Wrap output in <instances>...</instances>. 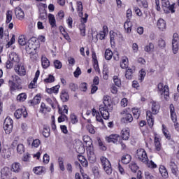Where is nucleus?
Returning <instances> with one entry per match:
<instances>
[{
    "label": "nucleus",
    "mask_w": 179,
    "mask_h": 179,
    "mask_svg": "<svg viewBox=\"0 0 179 179\" xmlns=\"http://www.w3.org/2000/svg\"><path fill=\"white\" fill-rule=\"evenodd\" d=\"M42 66L44 69H47L50 66V60L47 57L42 56L41 57Z\"/></svg>",
    "instance_id": "29"
},
{
    "label": "nucleus",
    "mask_w": 179,
    "mask_h": 179,
    "mask_svg": "<svg viewBox=\"0 0 179 179\" xmlns=\"http://www.w3.org/2000/svg\"><path fill=\"white\" fill-rule=\"evenodd\" d=\"M157 26L159 30L164 31V29H166V21L162 18L159 19L157 22Z\"/></svg>",
    "instance_id": "17"
},
{
    "label": "nucleus",
    "mask_w": 179,
    "mask_h": 179,
    "mask_svg": "<svg viewBox=\"0 0 179 179\" xmlns=\"http://www.w3.org/2000/svg\"><path fill=\"white\" fill-rule=\"evenodd\" d=\"M71 120L73 124H76V122H78V117H76V115H75V114L71 115Z\"/></svg>",
    "instance_id": "63"
},
{
    "label": "nucleus",
    "mask_w": 179,
    "mask_h": 179,
    "mask_svg": "<svg viewBox=\"0 0 179 179\" xmlns=\"http://www.w3.org/2000/svg\"><path fill=\"white\" fill-rule=\"evenodd\" d=\"M136 157L140 162H142V163H145V164H147L148 162H149V158H148V154L144 149L140 148L137 150Z\"/></svg>",
    "instance_id": "5"
},
{
    "label": "nucleus",
    "mask_w": 179,
    "mask_h": 179,
    "mask_svg": "<svg viewBox=\"0 0 179 179\" xmlns=\"http://www.w3.org/2000/svg\"><path fill=\"white\" fill-rule=\"evenodd\" d=\"M162 3L164 9H169V10H171V13L176 12V10H174V3L170 5V1L169 0H162Z\"/></svg>",
    "instance_id": "10"
},
{
    "label": "nucleus",
    "mask_w": 179,
    "mask_h": 179,
    "mask_svg": "<svg viewBox=\"0 0 179 179\" xmlns=\"http://www.w3.org/2000/svg\"><path fill=\"white\" fill-rule=\"evenodd\" d=\"M25 48L27 51H31V50H34V46L33 45V43H31V41H28V43L27 44Z\"/></svg>",
    "instance_id": "53"
},
{
    "label": "nucleus",
    "mask_w": 179,
    "mask_h": 179,
    "mask_svg": "<svg viewBox=\"0 0 179 179\" xmlns=\"http://www.w3.org/2000/svg\"><path fill=\"white\" fill-rule=\"evenodd\" d=\"M152 104L151 110H152V114H154L156 115L157 113H159V110H160V106L159 105V103L152 101L150 102Z\"/></svg>",
    "instance_id": "14"
},
{
    "label": "nucleus",
    "mask_w": 179,
    "mask_h": 179,
    "mask_svg": "<svg viewBox=\"0 0 179 179\" xmlns=\"http://www.w3.org/2000/svg\"><path fill=\"white\" fill-rule=\"evenodd\" d=\"M147 117H148V124L150 128L153 127L155 124V120H153V117H152V112L150 111H147Z\"/></svg>",
    "instance_id": "28"
},
{
    "label": "nucleus",
    "mask_w": 179,
    "mask_h": 179,
    "mask_svg": "<svg viewBox=\"0 0 179 179\" xmlns=\"http://www.w3.org/2000/svg\"><path fill=\"white\" fill-rule=\"evenodd\" d=\"M18 43L20 45H26L27 44V41H26V37L24 36L21 35L18 38Z\"/></svg>",
    "instance_id": "34"
},
{
    "label": "nucleus",
    "mask_w": 179,
    "mask_h": 179,
    "mask_svg": "<svg viewBox=\"0 0 179 179\" xmlns=\"http://www.w3.org/2000/svg\"><path fill=\"white\" fill-rule=\"evenodd\" d=\"M145 76H146V72H145V71H143L142 69L139 72V80H141V82H142V80H143V79H145Z\"/></svg>",
    "instance_id": "56"
},
{
    "label": "nucleus",
    "mask_w": 179,
    "mask_h": 179,
    "mask_svg": "<svg viewBox=\"0 0 179 179\" xmlns=\"http://www.w3.org/2000/svg\"><path fill=\"white\" fill-rule=\"evenodd\" d=\"M60 99L63 103H66L69 100V94L65 90H62L60 95Z\"/></svg>",
    "instance_id": "25"
},
{
    "label": "nucleus",
    "mask_w": 179,
    "mask_h": 179,
    "mask_svg": "<svg viewBox=\"0 0 179 179\" xmlns=\"http://www.w3.org/2000/svg\"><path fill=\"white\" fill-rule=\"evenodd\" d=\"M54 66L56 69H61L62 68V62L59 60H55L54 62Z\"/></svg>",
    "instance_id": "51"
},
{
    "label": "nucleus",
    "mask_w": 179,
    "mask_h": 179,
    "mask_svg": "<svg viewBox=\"0 0 179 179\" xmlns=\"http://www.w3.org/2000/svg\"><path fill=\"white\" fill-rule=\"evenodd\" d=\"M82 73V71H80V68L77 67L76 70L74 71L75 78H78L79 75Z\"/></svg>",
    "instance_id": "62"
},
{
    "label": "nucleus",
    "mask_w": 179,
    "mask_h": 179,
    "mask_svg": "<svg viewBox=\"0 0 179 179\" xmlns=\"http://www.w3.org/2000/svg\"><path fill=\"white\" fill-rule=\"evenodd\" d=\"M11 171L13 173H20L22 171V165L19 162H15L11 165Z\"/></svg>",
    "instance_id": "16"
},
{
    "label": "nucleus",
    "mask_w": 179,
    "mask_h": 179,
    "mask_svg": "<svg viewBox=\"0 0 179 179\" xmlns=\"http://www.w3.org/2000/svg\"><path fill=\"white\" fill-rule=\"evenodd\" d=\"M158 45L161 48H164V47H166V41L163 39H159L158 41Z\"/></svg>",
    "instance_id": "61"
},
{
    "label": "nucleus",
    "mask_w": 179,
    "mask_h": 179,
    "mask_svg": "<svg viewBox=\"0 0 179 179\" xmlns=\"http://www.w3.org/2000/svg\"><path fill=\"white\" fill-rule=\"evenodd\" d=\"M77 8L79 12V16L82 17V16H83V13L82 12V10H83V5H82L81 1L77 2Z\"/></svg>",
    "instance_id": "38"
},
{
    "label": "nucleus",
    "mask_w": 179,
    "mask_h": 179,
    "mask_svg": "<svg viewBox=\"0 0 179 179\" xmlns=\"http://www.w3.org/2000/svg\"><path fill=\"white\" fill-rule=\"evenodd\" d=\"M101 163L103 166L104 171L110 176L113 173V168L111 167V163L106 157H101Z\"/></svg>",
    "instance_id": "3"
},
{
    "label": "nucleus",
    "mask_w": 179,
    "mask_h": 179,
    "mask_svg": "<svg viewBox=\"0 0 179 179\" xmlns=\"http://www.w3.org/2000/svg\"><path fill=\"white\" fill-rule=\"evenodd\" d=\"M171 118L173 122H177V115L176 114L174 105L171 104L170 106Z\"/></svg>",
    "instance_id": "19"
},
{
    "label": "nucleus",
    "mask_w": 179,
    "mask_h": 179,
    "mask_svg": "<svg viewBox=\"0 0 179 179\" xmlns=\"http://www.w3.org/2000/svg\"><path fill=\"white\" fill-rule=\"evenodd\" d=\"M40 143L41 142L39 139H35L33 141L31 146L32 148H38V146H40Z\"/></svg>",
    "instance_id": "57"
},
{
    "label": "nucleus",
    "mask_w": 179,
    "mask_h": 179,
    "mask_svg": "<svg viewBox=\"0 0 179 179\" xmlns=\"http://www.w3.org/2000/svg\"><path fill=\"white\" fill-rule=\"evenodd\" d=\"M129 169H131L133 173H136V171L138 170V165H136V163L133 162L129 164Z\"/></svg>",
    "instance_id": "47"
},
{
    "label": "nucleus",
    "mask_w": 179,
    "mask_h": 179,
    "mask_svg": "<svg viewBox=\"0 0 179 179\" xmlns=\"http://www.w3.org/2000/svg\"><path fill=\"white\" fill-rule=\"evenodd\" d=\"M162 131H163V134L165 136V138L166 139H168L169 141V139H171V134H170V131H167L166 130V129L164 128V125H162Z\"/></svg>",
    "instance_id": "39"
},
{
    "label": "nucleus",
    "mask_w": 179,
    "mask_h": 179,
    "mask_svg": "<svg viewBox=\"0 0 179 179\" xmlns=\"http://www.w3.org/2000/svg\"><path fill=\"white\" fill-rule=\"evenodd\" d=\"M145 176L146 179H155L153 176H152V174L150 172H145Z\"/></svg>",
    "instance_id": "64"
},
{
    "label": "nucleus",
    "mask_w": 179,
    "mask_h": 179,
    "mask_svg": "<svg viewBox=\"0 0 179 179\" xmlns=\"http://www.w3.org/2000/svg\"><path fill=\"white\" fill-rule=\"evenodd\" d=\"M124 28L127 31V33H131L132 31V22L129 20H127L124 22Z\"/></svg>",
    "instance_id": "24"
},
{
    "label": "nucleus",
    "mask_w": 179,
    "mask_h": 179,
    "mask_svg": "<svg viewBox=\"0 0 179 179\" xmlns=\"http://www.w3.org/2000/svg\"><path fill=\"white\" fill-rule=\"evenodd\" d=\"M77 157L78 159L80 161V163L82 164L83 167H87V166H89L87 159H86L84 156L78 155Z\"/></svg>",
    "instance_id": "22"
},
{
    "label": "nucleus",
    "mask_w": 179,
    "mask_h": 179,
    "mask_svg": "<svg viewBox=\"0 0 179 179\" xmlns=\"http://www.w3.org/2000/svg\"><path fill=\"white\" fill-rule=\"evenodd\" d=\"M10 151L8 150H3L2 156H3L4 159H9V157H10Z\"/></svg>",
    "instance_id": "52"
},
{
    "label": "nucleus",
    "mask_w": 179,
    "mask_h": 179,
    "mask_svg": "<svg viewBox=\"0 0 179 179\" xmlns=\"http://www.w3.org/2000/svg\"><path fill=\"white\" fill-rule=\"evenodd\" d=\"M15 13L17 19H19V20H23L24 19V12L20 7H17L15 9Z\"/></svg>",
    "instance_id": "12"
},
{
    "label": "nucleus",
    "mask_w": 179,
    "mask_h": 179,
    "mask_svg": "<svg viewBox=\"0 0 179 179\" xmlns=\"http://www.w3.org/2000/svg\"><path fill=\"white\" fill-rule=\"evenodd\" d=\"M120 66L122 69H125L128 66V59H122V62L120 63Z\"/></svg>",
    "instance_id": "45"
},
{
    "label": "nucleus",
    "mask_w": 179,
    "mask_h": 179,
    "mask_svg": "<svg viewBox=\"0 0 179 179\" xmlns=\"http://www.w3.org/2000/svg\"><path fill=\"white\" fill-rule=\"evenodd\" d=\"M113 82H114L115 85L116 86H117L118 87H120L121 86V80H120V78H118V76H113Z\"/></svg>",
    "instance_id": "50"
},
{
    "label": "nucleus",
    "mask_w": 179,
    "mask_h": 179,
    "mask_svg": "<svg viewBox=\"0 0 179 179\" xmlns=\"http://www.w3.org/2000/svg\"><path fill=\"white\" fill-rule=\"evenodd\" d=\"M87 17H89V15L87 14H85V17H81V23L79 24L80 31L86 29V25L85 24V23L87 22Z\"/></svg>",
    "instance_id": "18"
},
{
    "label": "nucleus",
    "mask_w": 179,
    "mask_h": 179,
    "mask_svg": "<svg viewBox=\"0 0 179 179\" xmlns=\"http://www.w3.org/2000/svg\"><path fill=\"white\" fill-rule=\"evenodd\" d=\"M22 80L20 77L16 75H13L11 76V80L8 81V86L10 87V92H15V90H22Z\"/></svg>",
    "instance_id": "2"
},
{
    "label": "nucleus",
    "mask_w": 179,
    "mask_h": 179,
    "mask_svg": "<svg viewBox=\"0 0 179 179\" xmlns=\"http://www.w3.org/2000/svg\"><path fill=\"white\" fill-rule=\"evenodd\" d=\"M58 90H59V85H55L52 88L47 89L46 92L49 93V94H52V93H58Z\"/></svg>",
    "instance_id": "32"
},
{
    "label": "nucleus",
    "mask_w": 179,
    "mask_h": 179,
    "mask_svg": "<svg viewBox=\"0 0 179 179\" xmlns=\"http://www.w3.org/2000/svg\"><path fill=\"white\" fill-rule=\"evenodd\" d=\"M1 174L2 179H8L10 178L12 176V172H10V169H9V167L6 166L1 169Z\"/></svg>",
    "instance_id": "7"
},
{
    "label": "nucleus",
    "mask_w": 179,
    "mask_h": 179,
    "mask_svg": "<svg viewBox=\"0 0 179 179\" xmlns=\"http://www.w3.org/2000/svg\"><path fill=\"white\" fill-rule=\"evenodd\" d=\"M120 114L122 115H124L125 114V116L122 117V122H124L125 124H127L128 122H132L134 121V117H132V115L129 113H127V110H122Z\"/></svg>",
    "instance_id": "8"
},
{
    "label": "nucleus",
    "mask_w": 179,
    "mask_h": 179,
    "mask_svg": "<svg viewBox=\"0 0 179 179\" xmlns=\"http://www.w3.org/2000/svg\"><path fill=\"white\" fill-rule=\"evenodd\" d=\"M3 128L6 134H10L13 129V120L10 117H7L3 122Z\"/></svg>",
    "instance_id": "6"
},
{
    "label": "nucleus",
    "mask_w": 179,
    "mask_h": 179,
    "mask_svg": "<svg viewBox=\"0 0 179 179\" xmlns=\"http://www.w3.org/2000/svg\"><path fill=\"white\" fill-rule=\"evenodd\" d=\"M110 111H113V102L108 96H103V104L99 106V112L103 120H108Z\"/></svg>",
    "instance_id": "1"
},
{
    "label": "nucleus",
    "mask_w": 179,
    "mask_h": 179,
    "mask_svg": "<svg viewBox=\"0 0 179 179\" xmlns=\"http://www.w3.org/2000/svg\"><path fill=\"white\" fill-rule=\"evenodd\" d=\"M40 101H41V96L40 95L37 94L34 96L33 100L31 101V103L34 106H36V104H39Z\"/></svg>",
    "instance_id": "33"
},
{
    "label": "nucleus",
    "mask_w": 179,
    "mask_h": 179,
    "mask_svg": "<svg viewBox=\"0 0 179 179\" xmlns=\"http://www.w3.org/2000/svg\"><path fill=\"white\" fill-rule=\"evenodd\" d=\"M132 113H133L134 118H136V120H138L141 115V112L139 111V109L133 108Z\"/></svg>",
    "instance_id": "42"
},
{
    "label": "nucleus",
    "mask_w": 179,
    "mask_h": 179,
    "mask_svg": "<svg viewBox=\"0 0 179 179\" xmlns=\"http://www.w3.org/2000/svg\"><path fill=\"white\" fill-rule=\"evenodd\" d=\"M122 138L124 141H128L129 139V129L124 128L122 130Z\"/></svg>",
    "instance_id": "23"
},
{
    "label": "nucleus",
    "mask_w": 179,
    "mask_h": 179,
    "mask_svg": "<svg viewBox=\"0 0 179 179\" xmlns=\"http://www.w3.org/2000/svg\"><path fill=\"white\" fill-rule=\"evenodd\" d=\"M105 58L107 61H110L113 58V51L111 50L107 49L105 52Z\"/></svg>",
    "instance_id": "36"
},
{
    "label": "nucleus",
    "mask_w": 179,
    "mask_h": 179,
    "mask_svg": "<svg viewBox=\"0 0 179 179\" xmlns=\"http://www.w3.org/2000/svg\"><path fill=\"white\" fill-rule=\"evenodd\" d=\"M25 148H24V145L23 144H18L17 145V152L18 153V155H23V152H24Z\"/></svg>",
    "instance_id": "35"
},
{
    "label": "nucleus",
    "mask_w": 179,
    "mask_h": 179,
    "mask_svg": "<svg viewBox=\"0 0 179 179\" xmlns=\"http://www.w3.org/2000/svg\"><path fill=\"white\" fill-rule=\"evenodd\" d=\"M92 59L94 61V65L99 66V62H97V56L96 55V52H92Z\"/></svg>",
    "instance_id": "58"
},
{
    "label": "nucleus",
    "mask_w": 179,
    "mask_h": 179,
    "mask_svg": "<svg viewBox=\"0 0 179 179\" xmlns=\"http://www.w3.org/2000/svg\"><path fill=\"white\" fill-rule=\"evenodd\" d=\"M158 92L161 96H163L165 100H169L170 92L169 90V85H164L162 83H159L157 85Z\"/></svg>",
    "instance_id": "4"
},
{
    "label": "nucleus",
    "mask_w": 179,
    "mask_h": 179,
    "mask_svg": "<svg viewBox=\"0 0 179 179\" xmlns=\"http://www.w3.org/2000/svg\"><path fill=\"white\" fill-rule=\"evenodd\" d=\"M10 61L13 62H19L20 61V59L19 58V56L15 52H12L9 55Z\"/></svg>",
    "instance_id": "31"
},
{
    "label": "nucleus",
    "mask_w": 179,
    "mask_h": 179,
    "mask_svg": "<svg viewBox=\"0 0 179 179\" xmlns=\"http://www.w3.org/2000/svg\"><path fill=\"white\" fill-rule=\"evenodd\" d=\"M153 50H155V45L152 43H150L145 48V51H146V52H150V51H153Z\"/></svg>",
    "instance_id": "41"
},
{
    "label": "nucleus",
    "mask_w": 179,
    "mask_h": 179,
    "mask_svg": "<svg viewBox=\"0 0 179 179\" xmlns=\"http://www.w3.org/2000/svg\"><path fill=\"white\" fill-rule=\"evenodd\" d=\"M58 162L60 170H62V171H65V166H64V160L62 157H59Z\"/></svg>",
    "instance_id": "49"
},
{
    "label": "nucleus",
    "mask_w": 179,
    "mask_h": 179,
    "mask_svg": "<svg viewBox=\"0 0 179 179\" xmlns=\"http://www.w3.org/2000/svg\"><path fill=\"white\" fill-rule=\"evenodd\" d=\"M69 89L71 90V92H76V90L79 89V87L78 86V85L73 83H71L69 84Z\"/></svg>",
    "instance_id": "48"
},
{
    "label": "nucleus",
    "mask_w": 179,
    "mask_h": 179,
    "mask_svg": "<svg viewBox=\"0 0 179 179\" xmlns=\"http://www.w3.org/2000/svg\"><path fill=\"white\" fill-rule=\"evenodd\" d=\"M159 173L163 178H169V172H167V169L166 166L162 165L159 167Z\"/></svg>",
    "instance_id": "21"
},
{
    "label": "nucleus",
    "mask_w": 179,
    "mask_h": 179,
    "mask_svg": "<svg viewBox=\"0 0 179 179\" xmlns=\"http://www.w3.org/2000/svg\"><path fill=\"white\" fill-rule=\"evenodd\" d=\"M43 135L45 138L50 136V127L43 128Z\"/></svg>",
    "instance_id": "54"
},
{
    "label": "nucleus",
    "mask_w": 179,
    "mask_h": 179,
    "mask_svg": "<svg viewBox=\"0 0 179 179\" xmlns=\"http://www.w3.org/2000/svg\"><path fill=\"white\" fill-rule=\"evenodd\" d=\"M22 115L24 117V118H26V117H27V111L24 108L17 109L14 113V116L15 117V118H17V120H19V118H22Z\"/></svg>",
    "instance_id": "9"
},
{
    "label": "nucleus",
    "mask_w": 179,
    "mask_h": 179,
    "mask_svg": "<svg viewBox=\"0 0 179 179\" xmlns=\"http://www.w3.org/2000/svg\"><path fill=\"white\" fill-rule=\"evenodd\" d=\"M22 160V162H29L30 155L29 154V152H27L25 155H23Z\"/></svg>",
    "instance_id": "60"
},
{
    "label": "nucleus",
    "mask_w": 179,
    "mask_h": 179,
    "mask_svg": "<svg viewBox=\"0 0 179 179\" xmlns=\"http://www.w3.org/2000/svg\"><path fill=\"white\" fill-rule=\"evenodd\" d=\"M48 17H49V22L52 26V27H55V26L57 25L55 24V17L54 16V15L49 14Z\"/></svg>",
    "instance_id": "37"
},
{
    "label": "nucleus",
    "mask_w": 179,
    "mask_h": 179,
    "mask_svg": "<svg viewBox=\"0 0 179 179\" xmlns=\"http://www.w3.org/2000/svg\"><path fill=\"white\" fill-rule=\"evenodd\" d=\"M12 21V11L10 10H8L6 12V23H10V22Z\"/></svg>",
    "instance_id": "44"
},
{
    "label": "nucleus",
    "mask_w": 179,
    "mask_h": 179,
    "mask_svg": "<svg viewBox=\"0 0 179 179\" xmlns=\"http://www.w3.org/2000/svg\"><path fill=\"white\" fill-rule=\"evenodd\" d=\"M55 82V78L52 75H49L48 78L44 80L45 83H52Z\"/></svg>",
    "instance_id": "46"
},
{
    "label": "nucleus",
    "mask_w": 179,
    "mask_h": 179,
    "mask_svg": "<svg viewBox=\"0 0 179 179\" xmlns=\"http://www.w3.org/2000/svg\"><path fill=\"white\" fill-rule=\"evenodd\" d=\"M34 171L35 174H38V176H40L41 174H43V167L38 166L34 169Z\"/></svg>",
    "instance_id": "55"
},
{
    "label": "nucleus",
    "mask_w": 179,
    "mask_h": 179,
    "mask_svg": "<svg viewBox=\"0 0 179 179\" xmlns=\"http://www.w3.org/2000/svg\"><path fill=\"white\" fill-rule=\"evenodd\" d=\"M15 41H16V36H15V35H13L10 41L7 43L6 47H10L12 44H15Z\"/></svg>",
    "instance_id": "59"
},
{
    "label": "nucleus",
    "mask_w": 179,
    "mask_h": 179,
    "mask_svg": "<svg viewBox=\"0 0 179 179\" xmlns=\"http://www.w3.org/2000/svg\"><path fill=\"white\" fill-rule=\"evenodd\" d=\"M26 99H27L26 93H21L17 96V100H18V101H24Z\"/></svg>",
    "instance_id": "40"
},
{
    "label": "nucleus",
    "mask_w": 179,
    "mask_h": 179,
    "mask_svg": "<svg viewBox=\"0 0 179 179\" xmlns=\"http://www.w3.org/2000/svg\"><path fill=\"white\" fill-rule=\"evenodd\" d=\"M169 167L173 174H175V175L177 174V171L178 170V167L177 166V164H176L174 159H171L169 163Z\"/></svg>",
    "instance_id": "20"
},
{
    "label": "nucleus",
    "mask_w": 179,
    "mask_h": 179,
    "mask_svg": "<svg viewBox=\"0 0 179 179\" xmlns=\"http://www.w3.org/2000/svg\"><path fill=\"white\" fill-rule=\"evenodd\" d=\"M134 73V71H132V69H128L126 71V79H132V74Z\"/></svg>",
    "instance_id": "43"
},
{
    "label": "nucleus",
    "mask_w": 179,
    "mask_h": 179,
    "mask_svg": "<svg viewBox=\"0 0 179 179\" xmlns=\"http://www.w3.org/2000/svg\"><path fill=\"white\" fill-rule=\"evenodd\" d=\"M154 143L156 150L157 152H160L162 150V143H160V140L159 139V138L155 137Z\"/></svg>",
    "instance_id": "30"
},
{
    "label": "nucleus",
    "mask_w": 179,
    "mask_h": 179,
    "mask_svg": "<svg viewBox=\"0 0 179 179\" xmlns=\"http://www.w3.org/2000/svg\"><path fill=\"white\" fill-rule=\"evenodd\" d=\"M118 138L120 136L118 134H111L108 137H106V141L108 142V143H117L118 142Z\"/></svg>",
    "instance_id": "15"
},
{
    "label": "nucleus",
    "mask_w": 179,
    "mask_h": 179,
    "mask_svg": "<svg viewBox=\"0 0 179 179\" xmlns=\"http://www.w3.org/2000/svg\"><path fill=\"white\" fill-rule=\"evenodd\" d=\"M15 71L20 76H24V75H26V69L24 68V66L17 65L15 67Z\"/></svg>",
    "instance_id": "13"
},
{
    "label": "nucleus",
    "mask_w": 179,
    "mask_h": 179,
    "mask_svg": "<svg viewBox=\"0 0 179 179\" xmlns=\"http://www.w3.org/2000/svg\"><path fill=\"white\" fill-rule=\"evenodd\" d=\"M87 155L89 162L91 163H94L96 162V155H94V152H93V150L91 148L87 149Z\"/></svg>",
    "instance_id": "11"
},
{
    "label": "nucleus",
    "mask_w": 179,
    "mask_h": 179,
    "mask_svg": "<svg viewBox=\"0 0 179 179\" xmlns=\"http://www.w3.org/2000/svg\"><path fill=\"white\" fill-rule=\"evenodd\" d=\"M131 160H132L131 155L127 154L122 157V163H123V164H128L130 163Z\"/></svg>",
    "instance_id": "26"
},
{
    "label": "nucleus",
    "mask_w": 179,
    "mask_h": 179,
    "mask_svg": "<svg viewBox=\"0 0 179 179\" xmlns=\"http://www.w3.org/2000/svg\"><path fill=\"white\" fill-rule=\"evenodd\" d=\"M172 50L173 54L178 52V41L177 39L172 40Z\"/></svg>",
    "instance_id": "27"
}]
</instances>
